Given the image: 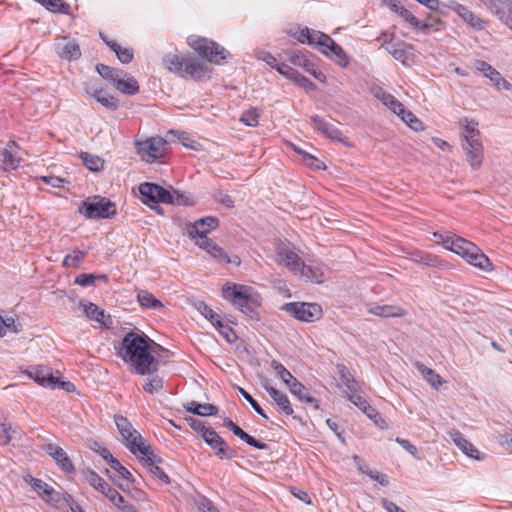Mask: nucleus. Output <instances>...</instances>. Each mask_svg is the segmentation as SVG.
Here are the masks:
<instances>
[{
	"mask_svg": "<svg viewBox=\"0 0 512 512\" xmlns=\"http://www.w3.org/2000/svg\"><path fill=\"white\" fill-rule=\"evenodd\" d=\"M148 336L143 333L129 332L121 343L118 355L139 375H150L158 370L159 362L151 354Z\"/></svg>",
	"mask_w": 512,
	"mask_h": 512,
	"instance_id": "f257e3e1",
	"label": "nucleus"
},
{
	"mask_svg": "<svg viewBox=\"0 0 512 512\" xmlns=\"http://www.w3.org/2000/svg\"><path fill=\"white\" fill-rule=\"evenodd\" d=\"M433 236L437 238L438 242L447 250L461 256L470 265L485 272H491L494 269L490 259L471 241L450 232H435Z\"/></svg>",
	"mask_w": 512,
	"mask_h": 512,
	"instance_id": "f03ea898",
	"label": "nucleus"
},
{
	"mask_svg": "<svg viewBox=\"0 0 512 512\" xmlns=\"http://www.w3.org/2000/svg\"><path fill=\"white\" fill-rule=\"evenodd\" d=\"M218 227V219L214 217H205L196 220L187 228L188 235L196 240V245L205 250L214 259L219 262L232 263L239 266L241 260L238 256L229 257L227 253L217 244L207 238V234Z\"/></svg>",
	"mask_w": 512,
	"mask_h": 512,
	"instance_id": "7ed1b4c3",
	"label": "nucleus"
},
{
	"mask_svg": "<svg viewBox=\"0 0 512 512\" xmlns=\"http://www.w3.org/2000/svg\"><path fill=\"white\" fill-rule=\"evenodd\" d=\"M253 291L250 286L227 282L222 287V296L241 312L252 317L254 314L253 306L259 304Z\"/></svg>",
	"mask_w": 512,
	"mask_h": 512,
	"instance_id": "20e7f679",
	"label": "nucleus"
},
{
	"mask_svg": "<svg viewBox=\"0 0 512 512\" xmlns=\"http://www.w3.org/2000/svg\"><path fill=\"white\" fill-rule=\"evenodd\" d=\"M115 424L125 446L132 454L140 456V454H144L151 447L126 417L121 415L115 416Z\"/></svg>",
	"mask_w": 512,
	"mask_h": 512,
	"instance_id": "39448f33",
	"label": "nucleus"
},
{
	"mask_svg": "<svg viewBox=\"0 0 512 512\" xmlns=\"http://www.w3.org/2000/svg\"><path fill=\"white\" fill-rule=\"evenodd\" d=\"M189 45L210 63L221 64L228 56V51L218 43L203 37H191Z\"/></svg>",
	"mask_w": 512,
	"mask_h": 512,
	"instance_id": "423d86ee",
	"label": "nucleus"
},
{
	"mask_svg": "<svg viewBox=\"0 0 512 512\" xmlns=\"http://www.w3.org/2000/svg\"><path fill=\"white\" fill-rule=\"evenodd\" d=\"M79 212L88 219L110 218L116 214V208L110 200L94 196L87 198L82 203Z\"/></svg>",
	"mask_w": 512,
	"mask_h": 512,
	"instance_id": "0eeeda50",
	"label": "nucleus"
},
{
	"mask_svg": "<svg viewBox=\"0 0 512 512\" xmlns=\"http://www.w3.org/2000/svg\"><path fill=\"white\" fill-rule=\"evenodd\" d=\"M167 140L162 137H150L144 141H137V154L142 160L152 163L166 153Z\"/></svg>",
	"mask_w": 512,
	"mask_h": 512,
	"instance_id": "6e6552de",
	"label": "nucleus"
},
{
	"mask_svg": "<svg viewBox=\"0 0 512 512\" xmlns=\"http://www.w3.org/2000/svg\"><path fill=\"white\" fill-rule=\"evenodd\" d=\"M283 309L303 322H315L323 314L321 306L317 303L291 302L286 303Z\"/></svg>",
	"mask_w": 512,
	"mask_h": 512,
	"instance_id": "1a4fd4ad",
	"label": "nucleus"
},
{
	"mask_svg": "<svg viewBox=\"0 0 512 512\" xmlns=\"http://www.w3.org/2000/svg\"><path fill=\"white\" fill-rule=\"evenodd\" d=\"M273 259L277 264L287 267L294 275L299 273V267L302 265L301 258L288 244L278 245Z\"/></svg>",
	"mask_w": 512,
	"mask_h": 512,
	"instance_id": "9d476101",
	"label": "nucleus"
},
{
	"mask_svg": "<svg viewBox=\"0 0 512 512\" xmlns=\"http://www.w3.org/2000/svg\"><path fill=\"white\" fill-rule=\"evenodd\" d=\"M139 192L143 202L147 205L158 203L165 204L171 201V192L154 183L145 182L140 184Z\"/></svg>",
	"mask_w": 512,
	"mask_h": 512,
	"instance_id": "9b49d317",
	"label": "nucleus"
},
{
	"mask_svg": "<svg viewBox=\"0 0 512 512\" xmlns=\"http://www.w3.org/2000/svg\"><path fill=\"white\" fill-rule=\"evenodd\" d=\"M204 441L214 450V454L219 459H231L236 456V452L229 447L228 443L216 432L206 431Z\"/></svg>",
	"mask_w": 512,
	"mask_h": 512,
	"instance_id": "f8f14e48",
	"label": "nucleus"
},
{
	"mask_svg": "<svg viewBox=\"0 0 512 512\" xmlns=\"http://www.w3.org/2000/svg\"><path fill=\"white\" fill-rule=\"evenodd\" d=\"M22 160L21 148L14 141L9 142L7 146L0 151V163L6 171L17 169Z\"/></svg>",
	"mask_w": 512,
	"mask_h": 512,
	"instance_id": "ddd939ff",
	"label": "nucleus"
},
{
	"mask_svg": "<svg viewBox=\"0 0 512 512\" xmlns=\"http://www.w3.org/2000/svg\"><path fill=\"white\" fill-rule=\"evenodd\" d=\"M483 3L512 30V0H483Z\"/></svg>",
	"mask_w": 512,
	"mask_h": 512,
	"instance_id": "4468645a",
	"label": "nucleus"
},
{
	"mask_svg": "<svg viewBox=\"0 0 512 512\" xmlns=\"http://www.w3.org/2000/svg\"><path fill=\"white\" fill-rule=\"evenodd\" d=\"M461 146L470 167L473 170H478L481 167L484 158L482 141L476 142L475 140H472V143H461Z\"/></svg>",
	"mask_w": 512,
	"mask_h": 512,
	"instance_id": "2eb2a0df",
	"label": "nucleus"
},
{
	"mask_svg": "<svg viewBox=\"0 0 512 512\" xmlns=\"http://www.w3.org/2000/svg\"><path fill=\"white\" fill-rule=\"evenodd\" d=\"M384 47L386 51L397 61L404 65H407L409 56L412 55V45L405 43L404 41L393 42L385 41Z\"/></svg>",
	"mask_w": 512,
	"mask_h": 512,
	"instance_id": "dca6fc26",
	"label": "nucleus"
},
{
	"mask_svg": "<svg viewBox=\"0 0 512 512\" xmlns=\"http://www.w3.org/2000/svg\"><path fill=\"white\" fill-rule=\"evenodd\" d=\"M28 375L43 387L54 389L59 384V378L54 376L51 369L46 366L32 368Z\"/></svg>",
	"mask_w": 512,
	"mask_h": 512,
	"instance_id": "f3484780",
	"label": "nucleus"
},
{
	"mask_svg": "<svg viewBox=\"0 0 512 512\" xmlns=\"http://www.w3.org/2000/svg\"><path fill=\"white\" fill-rule=\"evenodd\" d=\"M86 93L94 98L98 103L109 110H116L119 107V100L115 96L109 94L105 89L95 86H87Z\"/></svg>",
	"mask_w": 512,
	"mask_h": 512,
	"instance_id": "a211bd4d",
	"label": "nucleus"
},
{
	"mask_svg": "<svg viewBox=\"0 0 512 512\" xmlns=\"http://www.w3.org/2000/svg\"><path fill=\"white\" fill-rule=\"evenodd\" d=\"M137 457L144 462L152 475L160 479L165 484L170 482L168 475L156 465V463L161 462V459L157 458L151 447L147 449V452L140 454V456Z\"/></svg>",
	"mask_w": 512,
	"mask_h": 512,
	"instance_id": "6ab92c4d",
	"label": "nucleus"
},
{
	"mask_svg": "<svg viewBox=\"0 0 512 512\" xmlns=\"http://www.w3.org/2000/svg\"><path fill=\"white\" fill-rule=\"evenodd\" d=\"M298 272L299 273L296 276L304 278L307 281L314 283H322L324 281L323 267L316 262L306 264L302 261V265L299 267Z\"/></svg>",
	"mask_w": 512,
	"mask_h": 512,
	"instance_id": "aec40b11",
	"label": "nucleus"
},
{
	"mask_svg": "<svg viewBox=\"0 0 512 512\" xmlns=\"http://www.w3.org/2000/svg\"><path fill=\"white\" fill-rule=\"evenodd\" d=\"M110 466L113 470L116 471L117 475L109 476L113 481L117 482L118 487L122 491H126L129 488V485L134 482L133 475L131 472L125 468L116 458L112 459L110 462Z\"/></svg>",
	"mask_w": 512,
	"mask_h": 512,
	"instance_id": "412c9836",
	"label": "nucleus"
},
{
	"mask_svg": "<svg viewBox=\"0 0 512 512\" xmlns=\"http://www.w3.org/2000/svg\"><path fill=\"white\" fill-rule=\"evenodd\" d=\"M45 451L56 461L57 465L66 473L74 472L75 468L67 453L54 444H47Z\"/></svg>",
	"mask_w": 512,
	"mask_h": 512,
	"instance_id": "4be33fe9",
	"label": "nucleus"
},
{
	"mask_svg": "<svg viewBox=\"0 0 512 512\" xmlns=\"http://www.w3.org/2000/svg\"><path fill=\"white\" fill-rule=\"evenodd\" d=\"M311 121L313 123L314 129H316L318 132L332 140H341V132L333 123L318 115L312 116Z\"/></svg>",
	"mask_w": 512,
	"mask_h": 512,
	"instance_id": "5701e85b",
	"label": "nucleus"
},
{
	"mask_svg": "<svg viewBox=\"0 0 512 512\" xmlns=\"http://www.w3.org/2000/svg\"><path fill=\"white\" fill-rule=\"evenodd\" d=\"M462 129L461 143H472V140L478 142L480 139V132L478 130V122L473 119L462 118L459 121Z\"/></svg>",
	"mask_w": 512,
	"mask_h": 512,
	"instance_id": "b1692460",
	"label": "nucleus"
},
{
	"mask_svg": "<svg viewBox=\"0 0 512 512\" xmlns=\"http://www.w3.org/2000/svg\"><path fill=\"white\" fill-rule=\"evenodd\" d=\"M474 67L477 71L483 73L486 77H488L494 83V85L499 86L502 83L503 87L506 90L510 88V83L507 82L504 78H502L500 73L487 62L482 60H476L474 63Z\"/></svg>",
	"mask_w": 512,
	"mask_h": 512,
	"instance_id": "393cba45",
	"label": "nucleus"
},
{
	"mask_svg": "<svg viewBox=\"0 0 512 512\" xmlns=\"http://www.w3.org/2000/svg\"><path fill=\"white\" fill-rule=\"evenodd\" d=\"M224 426L233 432V434L239 437L241 440L246 442L248 445L253 446L257 449L265 450L268 448V445L256 440L254 437L250 436L244 430H242L238 425H236L231 419L226 418L224 420Z\"/></svg>",
	"mask_w": 512,
	"mask_h": 512,
	"instance_id": "a878e982",
	"label": "nucleus"
},
{
	"mask_svg": "<svg viewBox=\"0 0 512 512\" xmlns=\"http://www.w3.org/2000/svg\"><path fill=\"white\" fill-rule=\"evenodd\" d=\"M372 93L380 100L386 107H388L393 113H403L404 112V105L399 102L393 95L386 92L381 87H375L372 89Z\"/></svg>",
	"mask_w": 512,
	"mask_h": 512,
	"instance_id": "bb28decb",
	"label": "nucleus"
},
{
	"mask_svg": "<svg viewBox=\"0 0 512 512\" xmlns=\"http://www.w3.org/2000/svg\"><path fill=\"white\" fill-rule=\"evenodd\" d=\"M264 388L270 397L274 400L275 404L278 408L286 415L293 414L292 405L287 397V395L276 388L270 386L269 384H264Z\"/></svg>",
	"mask_w": 512,
	"mask_h": 512,
	"instance_id": "cd10ccee",
	"label": "nucleus"
},
{
	"mask_svg": "<svg viewBox=\"0 0 512 512\" xmlns=\"http://www.w3.org/2000/svg\"><path fill=\"white\" fill-rule=\"evenodd\" d=\"M209 72L208 67L199 59L185 58L183 74H187L193 79H201Z\"/></svg>",
	"mask_w": 512,
	"mask_h": 512,
	"instance_id": "c85d7f7f",
	"label": "nucleus"
},
{
	"mask_svg": "<svg viewBox=\"0 0 512 512\" xmlns=\"http://www.w3.org/2000/svg\"><path fill=\"white\" fill-rule=\"evenodd\" d=\"M84 313L90 320L97 322L103 326H109L112 321L109 315H106L104 310L100 309L94 303H83Z\"/></svg>",
	"mask_w": 512,
	"mask_h": 512,
	"instance_id": "c756f323",
	"label": "nucleus"
},
{
	"mask_svg": "<svg viewBox=\"0 0 512 512\" xmlns=\"http://www.w3.org/2000/svg\"><path fill=\"white\" fill-rule=\"evenodd\" d=\"M25 481L29 483L35 492L46 502L56 501L54 499V491L51 487L48 486L47 483L42 481L41 479L34 478L32 476L25 477Z\"/></svg>",
	"mask_w": 512,
	"mask_h": 512,
	"instance_id": "7c9ffc66",
	"label": "nucleus"
},
{
	"mask_svg": "<svg viewBox=\"0 0 512 512\" xmlns=\"http://www.w3.org/2000/svg\"><path fill=\"white\" fill-rule=\"evenodd\" d=\"M290 392L300 401L311 404L315 409L319 408L317 399L309 395L308 389L300 383L296 378L288 385Z\"/></svg>",
	"mask_w": 512,
	"mask_h": 512,
	"instance_id": "2f4dec72",
	"label": "nucleus"
},
{
	"mask_svg": "<svg viewBox=\"0 0 512 512\" xmlns=\"http://www.w3.org/2000/svg\"><path fill=\"white\" fill-rule=\"evenodd\" d=\"M321 52L326 56H335V60L341 67L348 65V59L342 47L338 45L331 37L327 41V46L321 49Z\"/></svg>",
	"mask_w": 512,
	"mask_h": 512,
	"instance_id": "473e14b6",
	"label": "nucleus"
},
{
	"mask_svg": "<svg viewBox=\"0 0 512 512\" xmlns=\"http://www.w3.org/2000/svg\"><path fill=\"white\" fill-rule=\"evenodd\" d=\"M450 437L456 446L460 448L467 456L477 460L480 459L479 451L477 448L468 440H466L459 431L454 430L450 432Z\"/></svg>",
	"mask_w": 512,
	"mask_h": 512,
	"instance_id": "72a5a7b5",
	"label": "nucleus"
},
{
	"mask_svg": "<svg viewBox=\"0 0 512 512\" xmlns=\"http://www.w3.org/2000/svg\"><path fill=\"white\" fill-rule=\"evenodd\" d=\"M336 369L340 377V380L345 387L344 392L346 394L358 392V390L360 389V385L351 375L347 367L344 364H337Z\"/></svg>",
	"mask_w": 512,
	"mask_h": 512,
	"instance_id": "f704fd0d",
	"label": "nucleus"
},
{
	"mask_svg": "<svg viewBox=\"0 0 512 512\" xmlns=\"http://www.w3.org/2000/svg\"><path fill=\"white\" fill-rule=\"evenodd\" d=\"M113 85L118 91L127 95H134L139 90L137 81L133 77L128 76L126 72L125 76L117 77Z\"/></svg>",
	"mask_w": 512,
	"mask_h": 512,
	"instance_id": "c9c22d12",
	"label": "nucleus"
},
{
	"mask_svg": "<svg viewBox=\"0 0 512 512\" xmlns=\"http://www.w3.org/2000/svg\"><path fill=\"white\" fill-rule=\"evenodd\" d=\"M387 6L395 13H397L401 18H403L406 22H408L412 27H417L420 25V21L405 7H403L396 0H384Z\"/></svg>",
	"mask_w": 512,
	"mask_h": 512,
	"instance_id": "e433bc0d",
	"label": "nucleus"
},
{
	"mask_svg": "<svg viewBox=\"0 0 512 512\" xmlns=\"http://www.w3.org/2000/svg\"><path fill=\"white\" fill-rule=\"evenodd\" d=\"M184 408L186 411L199 416H212L218 413V408L215 405L209 403L200 404L196 401L184 404Z\"/></svg>",
	"mask_w": 512,
	"mask_h": 512,
	"instance_id": "4c0bfd02",
	"label": "nucleus"
},
{
	"mask_svg": "<svg viewBox=\"0 0 512 512\" xmlns=\"http://www.w3.org/2000/svg\"><path fill=\"white\" fill-rule=\"evenodd\" d=\"M453 9L465 22H467L472 27L477 29L483 28L484 22L472 11H470L466 6L459 3H455Z\"/></svg>",
	"mask_w": 512,
	"mask_h": 512,
	"instance_id": "58836bf2",
	"label": "nucleus"
},
{
	"mask_svg": "<svg viewBox=\"0 0 512 512\" xmlns=\"http://www.w3.org/2000/svg\"><path fill=\"white\" fill-rule=\"evenodd\" d=\"M369 313L380 317H402L405 310L398 306L392 305H376L369 309Z\"/></svg>",
	"mask_w": 512,
	"mask_h": 512,
	"instance_id": "ea45409f",
	"label": "nucleus"
},
{
	"mask_svg": "<svg viewBox=\"0 0 512 512\" xmlns=\"http://www.w3.org/2000/svg\"><path fill=\"white\" fill-rule=\"evenodd\" d=\"M415 367L423 376V378L431 384V386L438 388L440 385H442V378L433 369L426 367L420 362H416Z\"/></svg>",
	"mask_w": 512,
	"mask_h": 512,
	"instance_id": "a19ab883",
	"label": "nucleus"
},
{
	"mask_svg": "<svg viewBox=\"0 0 512 512\" xmlns=\"http://www.w3.org/2000/svg\"><path fill=\"white\" fill-rule=\"evenodd\" d=\"M410 260L428 267H436L440 262L436 256L420 250L411 252Z\"/></svg>",
	"mask_w": 512,
	"mask_h": 512,
	"instance_id": "79ce46f5",
	"label": "nucleus"
},
{
	"mask_svg": "<svg viewBox=\"0 0 512 512\" xmlns=\"http://www.w3.org/2000/svg\"><path fill=\"white\" fill-rule=\"evenodd\" d=\"M59 55L65 59L76 60L81 56L79 45L75 41H67L61 46L59 45Z\"/></svg>",
	"mask_w": 512,
	"mask_h": 512,
	"instance_id": "37998d69",
	"label": "nucleus"
},
{
	"mask_svg": "<svg viewBox=\"0 0 512 512\" xmlns=\"http://www.w3.org/2000/svg\"><path fill=\"white\" fill-rule=\"evenodd\" d=\"M185 58H181L177 54H167L163 58V64L165 67L175 73L183 75Z\"/></svg>",
	"mask_w": 512,
	"mask_h": 512,
	"instance_id": "c03bdc74",
	"label": "nucleus"
},
{
	"mask_svg": "<svg viewBox=\"0 0 512 512\" xmlns=\"http://www.w3.org/2000/svg\"><path fill=\"white\" fill-rule=\"evenodd\" d=\"M137 299L139 304L144 308L158 309L163 307V304L159 299L145 290H142L138 293Z\"/></svg>",
	"mask_w": 512,
	"mask_h": 512,
	"instance_id": "a18cd8bd",
	"label": "nucleus"
},
{
	"mask_svg": "<svg viewBox=\"0 0 512 512\" xmlns=\"http://www.w3.org/2000/svg\"><path fill=\"white\" fill-rule=\"evenodd\" d=\"M83 476L85 480L97 491L102 493L107 488L108 483L95 471L87 469L83 471Z\"/></svg>",
	"mask_w": 512,
	"mask_h": 512,
	"instance_id": "49530a36",
	"label": "nucleus"
},
{
	"mask_svg": "<svg viewBox=\"0 0 512 512\" xmlns=\"http://www.w3.org/2000/svg\"><path fill=\"white\" fill-rule=\"evenodd\" d=\"M96 70L103 79L111 82L112 84L115 82L117 77L125 76V72L123 70L112 68L104 64H98L96 66Z\"/></svg>",
	"mask_w": 512,
	"mask_h": 512,
	"instance_id": "de8ad7c7",
	"label": "nucleus"
},
{
	"mask_svg": "<svg viewBox=\"0 0 512 512\" xmlns=\"http://www.w3.org/2000/svg\"><path fill=\"white\" fill-rule=\"evenodd\" d=\"M197 309L207 320H209L215 326V328L223 327V322L220 316L216 312H214L208 305H206L203 302H200L197 305Z\"/></svg>",
	"mask_w": 512,
	"mask_h": 512,
	"instance_id": "09e8293b",
	"label": "nucleus"
},
{
	"mask_svg": "<svg viewBox=\"0 0 512 512\" xmlns=\"http://www.w3.org/2000/svg\"><path fill=\"white\" fill-rule=\"evenodd\" d=\"M401 120L405 122L414 131H421L424 129L423 123L411 112L404 108L403 113H397Z\"/></svg>",
	"mask_w": 512,
	"mask_h": 512,
	"instance_id": "8fccbe9b",
	"label": "nucleus"
},
{
	"mask_svg": "<svg viewBox=\"0 0 512 512\" xmlns=\"http://www.w3.org/2000/svg\"><path fill=\"white\" fill-rule=\"evenodd\" d=\"M271 367L276 375L288 386L295 377L278 361L273 360Z\"/></svg>",
	"mask_w": 512,
	"mask_h": 512,
	"instance_id": "3c124183",
	"label": "nucleus"
},
{
	"mask_svg": "<svg viewBox=\"0 0 512 512\" xmlns=\"http://www.w3.org/2000/svg\"><path fill=\"white\" fill-rule=\"evenodd\" d=\"M193 505L199 512H220L208 498L199 495L193 498Z\"/></svg>",
	"mask_w": 512,
	"mask_h": 512,
	"instance_id": "603ef678",
	"label": "nucleus"
},
{
	"mask_svg": "<svg viewBox=\"0 0 512 512\" xmlns=\"http://www.w3.org/2000/svg\"><path fill=\"white\" fill-rule=\"evenodd\" d=\"M82 159L85 166L91 171H100L103 169L104 161L98 156L83 153Z\"/></svg>",
	"mask_w": 512,
	"mask_h": 512,
	"instance_id": "864d4df0",
	"label": "nucleus"
},
{
	"mask_svg": "<svg viewBox=\"0 0 512 512\" xmlns=\"http://www.w3.org/2000/svg\"><path fill=\"white\" fill-rule=\"evenodd\" d=\"M329 38H330V36L323 32L309 29V35H308V44L309 45H318L322 49L324 46H327V41Z\"/></svg>",
	"mask_w": 512,
	"mask_h": 512,
	"instance_id": "5fc2aeb1",
	"label": "nucleus"
},
{
	"mask_svg": "<svg viewBox=\"0 0 512 512\" xmlns=\"http://www.w3.org/2000/svg\"><path fill=\"white\" fill-rule=\"evenodd\" d=\"M85 258V253L79 250L73 251L72 254H68L63 262L62 265L64 267H78Z\"/></svg>",
	"mask_w": 512,
	"mask_h": 512,
	"instance_id": "6e6d98bb",
	"label": "nucleus"
},
{
	"mask_svg": "<svg viewBox=\"0 0 512 512\" xmlns=\"http://www.w3.org/2000/svg\"><path fill=\"white\" fill-rule=\"evenodd\" d=\"M163 388V379L155 375L149 379H147L146 383L143 385V389L146 393L154 394L159 392Z\"/></svg>",
	"mask_w": 512,
	"mask_h": 512,
	"instance_id": "4d7b16f0",
	"label": "nucleus"
},
{
	"mask_svg": "<svg viewBox=\"0 0 512 512\" xmlns=\"http://www.w3.org/2000/svg\"><path fill=\"white\" fill-rule=\"evenodd\" d=\"M260 113L257 108H251L242 113L240 121L245 125L250 127H255L258 125Z\"/></svg>",
	"mask_w": 512,
	"mask_h": 512,
	"instance_id": "13d9d810",
	"label": "nucleus"
},
{
	"mask_svg": "<svg viewBox=\"0 0 512 512\" xmlns=\"http://www.w3.org/2000/svg\"><path fill=\"white\" fill-rule=\"evenodd\" d=\"M168 135L176 137L183 146L196 150L199 145L196 141L192 140L185 132L171 130Z\"/></svg>",
	"mask_w": 512,
	"mask_h": 512,
	"instance_id": "bf43d9fd",
	"label": "nucleus"
},
{
	"mask_svg": "<svg viewBox=\"0 0 512 512\" xmlns=\"http://www.w3.org/2000/svg\"><path fill=\"white\" fill-rule=\"evenodd\" d=\"M293 74L289 75L287 78L290 80H293L295 83H297L300 87L307 89V90H315L316 86L305 76L301 75L297 70L293 68Z\"/></svg>",
	"mask_w": 512,
	"mask_h": 512,
	"instance_id": "052dcab7",
	"label": "nucleus"
},
{
	"mask_svg": "<svg viewBox=\"0 0 512 512\" xmlns=\"http://www.w3.org/2000/svg\"><path fill=\"white\" fill-rule=\"evenodd\" d=\"M7 330L17 333L20 331V324H17L14 318L4 319L0 316V337L4 336Z\"/></svg>",
	"mask_w": 512,
	"mask_h": 512,
	"instance_id": "680f3d73",
	"label": "nucleus"
},
{
	"mask_svg": "<svg viewBox=\"0 0 512 512\" xmlns=\"http://www.w3.org/2000/svg\"><path fill=\"white\" fill-rule=\"evenodd\" d=\"M98 278L106 280L107 276H105V275H99L98 276V275H95V274H80V275H78L76 277L75 284H78V285L83 286V287L94 286L95 285V280L98 279Z\"/></svg>",
	"mask_w": 512,
	"mask_h": 512,
	"instance_id": "e2e57ef3",
	"label": "nucleus"
},
{
	"mask_svg": "<svg viewBox=\"0 0 512 512\" xmlns=\"http://www.w3.org/2000/svg\"><path fill=\"white\" fill-rule=\"evenodd\" d=\"M238 392L244 397V399L252 406L254 411L258 413L265 419H268V416L261 408V406L257 403V401L242 387H237Z\"/></svg>",
	"mask_w": 512,
	"mask_h": 512,
	"instance_id": "0e129e2a",
	"label": "nucleus"
},
{
	"mask_svg": "<svg viewBox=\"0 0 512 512\" xmlns=\"http://www.w3.org/2000/svg\"><path fill=\"white\" fill-rule=\"evenodd\" d=\"M186 421L188 422L189 426L196 431L197 433L201 434V437L204 439V434L206 431H213V429L206 427L205 424L193 417L186 418Z\"/></svg>",
	"mask_w": 512,
	"mask_h": 512,
	"instance_id": "69168bd1",
	"label": "nucleus"
},
{
	"mask_svg": "<svg viewBox=\"0 0 512 512\" xmlns=\"http://www.w3.org/2000/svg\"><path fill=\"white\" fill-rule=\"evenodd\" d=\"M288 59L293 65L302 68L306 67L309 61V59L303 53L297 51L290 52Z\"/></svg>",
	"mask_w": 512,
	"mask_h": 512,
	"instance_id": "338daca9",
	"label": "nucleus"
},
{
	"mask_svg": "<svg viewBox=\"0 0 512 512\" xmlns=\"http://www.w3.org/2000/svg\"><path fill=\"white\" fill-rule=\"evenodd\" d=\"M13 433H15V431L12 429L11 425L5 423L0 424V445H7L11 441Z\"/></svg>",
	"mask_w": 512,
	"mask_h": 512,
	"instance_id": "774afa93",
	"label": "nucleus"
}]
</instances>
